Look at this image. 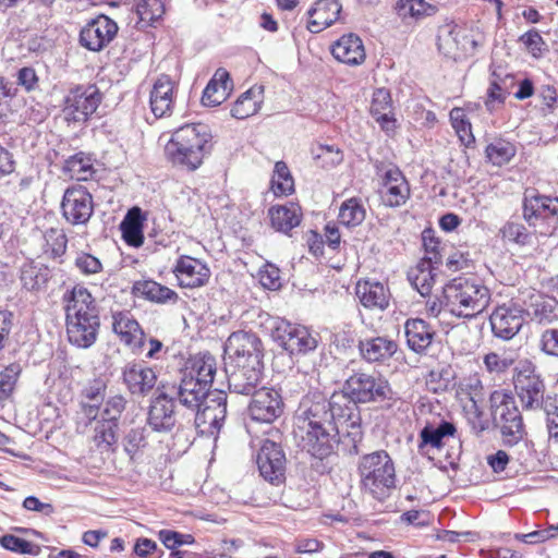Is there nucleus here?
Masks as SVG:
<instances>
[{"label": "nucleus", "instance_id": "1", "mask_svg": "<svg viewBox=\"0 0 558 558\" xmlns=\"http://www.w3.org/2000/svg\"><path fill=\"white\" fill-rule=\"evenodd\" d=\"M393 400L395 393L384 377L354 373L330 399L318 393L305 396L295 413L293 434L302 450L320 460L337 447L357 453L363 438L357 403L378 402L389 408Z\"/></svg>", "mask_w": 558, "mask_h": 558}, {"label": "nucleus", "instance_id": "2", "mask_svg": "<svg viewBox=\"0 0 558 558\" xmlns=\"http://www.w3.org/2000/svg\"><path fill=\"white\" fill-rule=\"evenodd\" d=\"M216 373V361L210 354L190 357L180 368L178 378L172 383H160V386L172 400L195 411L209 398L210 388Z\"/></svg>", "mask_w": 558, "mask_h": 558}, {"label": "nucleus", "instance_id": "3", "mask_svg": "<svg viewBox=\"0 0 558 558\" xmlns=\"http://www.w3.org/2000/svg\"><path fill=\"white\" fill-rule=\"evenodd\" d=\"M66 335L70 343L77 348L92 347L100 328L99 312L92 293L76 284L64 294Z\"/></svg>", "mask_w": 558, "mask_h": 558}, {"label": "nucleus", "instance_id": "4", "mask_svg": "<svg viewBox=\"0 0 558 558\" xmlns=\"http://www.w3.org/2000/svg\"><path fill=\"white\" fill-rule=\"evenodd\" d=\"M214 147L209 128L203 123H189L178 128L167 143V158L189 171L198 169Z\"/></svg>", "mask_w": 558, "mask_h": 558}, {"label": "nucleus", "instance_id": "5", "mask_svg": "<svg viewBox=\"0 0 558 558\" xmlns=\"http://www.w3.org/2000/svg\"><path fill=\"white\" fill-rule=\"evenodd\" d=\"M357 472L362 490L376 500H386L396 488V466L386 450H377L362 456L359 460Z\"/></svg>", "mask_w": 558, "mask_h": 558}, {"label": "nucleus", "instance_id": "6", "mask_svg": "<svg viewBox=\"0 0 558 558\" xmlns=\"http://www.w3.org/2000/svg\"><path fill=\"white\" fill-rule=\"evenodd\" d=\"M513 384L524 411H543L547 416L558 411L557 396H545V381L531 362H520L515 368Z\"/></svg>", "mask_w": 558, "mask_h": 558}, {"label": "nucleus", "instance_id": "7", "mask_svg": "<svg viewBox=\"0 0 558 558\" xmlns=\"http://www.w3.org/2000/svg\"><path fill=\"white\" fill-rule=\"evenodd\" d=\"M446 304L457 317L473 318L489 304V290L473 278L458 277L444 288Z\"/></svg>", "mask_w": 558, "mask_h": 558}, {"label": "nucleus", "instance_id": "8", "mask_svg": "<svg viewBox=\"0 0 558 558\" xmlns=\"http://www.w3.org/2000/svg\"><path fill=\"white\" fill-rule=\"evenodd\" d=\"M492 421L508 446H514L525 435L523 417L511 391L494 390L489 396Z\"/></svg>", "mask_w": 558, "mask_h": 558}, {"label": "nucleus", "instance_id": "9", "mask_svg": "<svg viewBox=\"0 0 558 558\" xmlns=\"http://www.w3.org/2000/svg\"><path fill=\"white\" fill-rule=\"evenodd\" d=\"M523 218L542 235L551 234L558 229V197L527 190L523 199Z\"/></svg>", "mask_w": 558, "mask_h": 558}, {"label": "nucleus", "instance_id": "10", "mask_svg": "<svg viewBox=\"0 0 558 558\" xmlns=\"http://www.w3.org/2000/svg\"><path fill=\"white\" fill-rule=\"evenodd\" d=\"M225 352L229 360L227 366L264 364L262 341L251 332H232L226 342Z\"/></svg>", "mask_w": 558, "mask_h": 558}, {"label": "nucleus", "instance_id": "11", "mask_svg": "<svg viewBox=\"0 0 558 558\" xmlns=\"http://www.w3.org/2000/svg\"><path fill=\"white\" fill-rule=\"evenodd\" d=\"M272 336L287 351L294 355H305L313 352L318 340L306 327L280 320L276 324Z\"/></svg>", "mask_w": 558, "mask_h": 558}, {"label": "nucleus", "instance_id": "12", "mask_svg": "<svg viewBox=\"0 0 558 558\" xmlns=\"http://www.w3.org/2000/svg\"><path fill=\"white\" fill-rule=\"evenodd\" d=\"M100 101L101 95L96 86H76L64 97L65 119L74 122L86 121L97 110Z\"/></svg>", "mask_w": 558, "mask_h": 558}, {"label": "nucleus", "instance_id": "13", "mask_svg": "<svg viewBox=\"0 0 558 558\" xmlns=\"http://www.w3.org/2000/svg\"><path fill=\"white\" fill-rule=\"evenodd\" d=\"M61 209L70 225H86L94 213L93 196L81 185L68 187L61 202Z\"/></svg>", "mask_w": 558, "mask_h": 558}, {"label": "nucleus", "instance_id": "14", "mask_svg": "<svg viewBox=\"0 0 558 558\" xmlns=\"http://www.w3.org/2000/svg\"><path fill=\"white\" fill-rule=\"evenodd\" d=\"M195 426L201 434L218 433L227 415V399L223 392L213 393L206 402L195 409Z\"/></svg>", "mask_w": 558, "mask_h": 558}, {"label": "nucleus", "instance_id": "15", "mask_svg": "<svg viewBox=\"0 0 558 558\" xmlns=\"http://www.w3.org/2000/svg\"><path fill=\"white\" fill-rule=\"evenodd\" d=\"M283 400L278 390L260 387L252 395L248 414L256 422L272 423L283 413Z\"/></svg>", "mask_w": 558, "mask_h": 558}, {"label": "nucleus", "instance_id": "16", "mask_svg": "<svg viewBox=\"0 0 558 558\" xmlns=\"http://www.w3.org/2000/svg\"><path fill=\"white\" fill-rule=\"evenodd\" d=\"M523 315L522 305L515 302L498 305L489 317L494 335L504 340L512 339L523 326Z\"/></svg>", "mask_w": 558, "mask_h": 558}, {"label": "nucleus", "instance_id": "17", "mask_svg": "<svg viewBox=\"0 0 558 558\" xmlns=\"http://www.w3.org/2000/svg\"><path fill=\"white\" fill-rule=\"evenodd\" d=\"M260 475L271 484H280L284 480L286 456L281 447L269 439L264 440L256 458Z\"/></svg>", "mask_w": 558, "mask_h": 558}, {"label": "nucleus", "instance_id": "18", "mask_svg": "<svg viewBox=\"0 0 558 558\" xmlns=\"http://www.w3.org/2000/svg\"><path fill=\"white\" fill-rule=\"evenodd\" d=\"M117 23L106 15L89 21L80 33V41L90 51H100L113 40L118 33Z\"/></svg>", "mask_w": 558, "mask_h": 558}, {"label": "nucleus", "instance_id": "19", "mask_svg": "<svg viewBox=\"0 0 558 558\" xmlns=\"http://www.w3.org/2000/svg\"><path fill=\"white\" fill-rule=\"evenodd\" d=\"M157 392L149 405L147 424L156 433H170L177 423L174 401L160 385Z\"/></svg>", "mask_w": 558, "mask_h": 558}, {"label": "nucleus", "instance_id": "20", "mask_svg": "<svg viewBox=\"0 0 558 558\" xmlns=\"http://www.w3.org/2000/svg\"><path fill=\"white\" fill-rule=\"evenodd\" d=\"M521 295L523 313L532 322L546 325L558 320V302L554 298L535 290H527Z\"/></svg>", "mask_w": 558, "mask_h": 558}, {"label": "nucleus", "instance_id": "21", "mask_svg": "<svg viewBox=\"0 0 558 558\" xmlns=\"http://www.w3.org/2000/svg\"><path fill=\"white\" fill-rule=\"evenodd\" d=\"M264 364L227 366L228 386L232 393L252 396L260 388Z\"/></svg>", "mask_w": 558, "mask_h": 558}, {"label": "nucleus", "instance_id": "22", "mask_svg": "<svg viewBox=\"0 0 558 558\" xmlns=\"http://www.w3.org/2000/svg\"><path fill=\"white\" fill-rule=\"evenodd\" d=\"M122 379L132 395L146 396L156 386L157 375L142 362H130L122 369Z\"/></svg>", "mask_w": 558, "mask_h": 558}, {"label": "nucleus", "instance_id": "23", "mask_svg": "<svg viewBox=\"0 0 558 558\" xmlns=\"http://www.w3.org/2000/svg\"><path fill=\"white\" fill-rule=\"evenodd\" d=\"M174 274L183 288H199L210 278V269L199 259L181 256L174 266Z\"/></svg>", "mask_w": 558, "mask_h": 558}, {"label": "nucleus", "instance_id": "24", "mask_svg": "<svg viewBox=\"0 0 558 558\" xmlns=\"http://www.w3.org/2000/svg\"><path fill=\"white\" fill-rule=\"evenodd\" d=\"M177 93V84L168 75L159 76L150 90V109L156 118L172 113Z\"/></svg>", "mask_w": 558, "mask_h": 558}, {"label": "nucleus", "instance_id": "25", "mask_svg": "<svg viewBox=\"0 0 558 558\" xmlns=\"http://www.w3.org/2000/svg\"><path fill=\"white\" fill-rule=\"evenodd\" d=\"M83 412L90 423L94 422L93 441L98 448L109 450L117 444V430L119 424L111 420L99 417V407L97 404H83Z\"/></svg>", "mask_w": 558, "mask_h": 558}, {"label": "nucleus", "instance_id": "26", "mask_svg": "<svg viewBox=\"0 0 558 558\" xmlns=\"http://www.w3.org/2000/svg\"><path fill=\"white\" fill-rule=\"evenodd\" d=\"M341 4L338 0H317L308 10L307 29L311 33H319L338 21Z\"/></svg>", "mask_w": 558, "mask_h": 558}, {"label": "nucleus", "instance_id": "27", "mask_svg": "<svg viewBox=\"0 0 558 558\" xmlns=\"http://www.w3.org/2000/svg\"><path fill=\"white\" fill-rule=\"evenodd\" d=\"M408 347L416 352L424 353L433 343L435 329L424 319L409 318L404 324Z\"/></svg>", "mask_w": 558, "mask_h": 558}, {"label": "nucleus", "instance_id": "28", "mask_svg": "<svg viewBox=\"0 0 558 558\" xmlns=\"http://www.w3.org/2000/svg\"><path fill=\"white\" fill-rule=\"evenodd\" d=\"M397 350V342L385 336L366 338L359 341L360 354L368 363L385 362L392 357Z\"/></svg>", "mask_w": 558, "mask_h": 558}, {"label": "nucleus", "instance_id": "29", "mask_svg": "<svg viewBox=\"0 0 558 558\" xmlns=\"http://www.w3.org/2000/svg\"><path fill=\"white\" fill-rule=\"evenodd\" d=\"M332 56L342 63L361 64L365 60V50L361 38L349 34L339 38L331 49Z\"/></svg>", "mask_w": 558, "mask_h": 558}, {"label": "nucleus", "instance_id": "30", "mask_svg": "<svg viewBox=\"0 0 558 558\" xmlns=\"http://www.w3.org/2000/svg\"><path fill=\"white\" fill-rule=\"evenodd\" d=\"M371 114L386 133L393 132L396 119L392 113V101L390 93L385 88H378L373 94Z\"/></svg>", "mask_w": 558, "mask_h": 558}, {"label": "nucleus", "instance_id": "31", "mask_svg": "<svg viewBox=\"0 0 558 558\" xmlns=\"http://www.w3.org/2000/svg\"><path fill=\"white\" fill-rule=\"evenodd\" d=\"M232 88L230 74L227 70L219 68L216 70L213 78L205 87L202 96V102L207 107H216L222 104Z\"/></svg>", "mask_w": 558, "mask_h": 558}, {"label": "nucleus", "instance_id": "32", "mask_svg": "<svg viewBox=\"0 0 558 558\" xmlns=\"http://www.w3.org/2000/svg\"><path fill=\"white\" fill-rule=\"evenodd\" d=\"M112 330L126 345L136 347L143 338V330L130 312L112 314Z\"/></svg>", "mask_w": 558, "mask_h": 558}, {"label": "nucleus", "instance_id": "33", "mask_svg": "<svg viewBox=\"0 0 558 558\" xmlns=\"http://www.w3.org/2000/svg\"><path fill=\"white\" fill-rule=\"evenodd\" d=\"M356 296L366 308L385 310L389 303L388 289L378 281H360L356 284Z\"/></svg>", "mask_w": 558, "mask_h": 558}, {"label": "nucleus", "instance_id": "34", "mask_svg": "<svg viewBox=\"0 0 558 558\" xmlns=\"http://www.w3.org/2000/svg\"><path fill=\"white\" fill-rule=\"evenodd\" d=\"M132 293L138 298L159 304L167 302L175 303L178 300L177 292L154 280L135 281L132 287Z\"/></svg>", "mask_w": 558, "mask_h": 558}, {"label": "nucleus", "instance_id": "35", "mask_svg": "<svg viewBox=\"0 0 558 558\" xmlns=\"http://www.w3.org/2000/svg\"><path fill=\"white\" fill-rule=\"evenodd\" d=\"M50 278V270L43 264L27 262L21 266L20 280L24 289L31 292L46 288Z\"/></svg>", "mask_w": 558, "mask_h": 558}, {"label": "nucleus", "instance_id": "36", "mask_svg": "<svg viewBox=\"0 0 558 558\" xmlns=\"http://www.w3.org/2000/svg\"><path fill=\"white\" fill-rule=\"evenodd\" d=\"M264 86L254 85L244 92L235 101L231 109V116L243 120L255 114L263 102Z\"/></svg>", "mask_w": 558, "mask_h": 558}, {"label": "nucleus", "instance_id": "37", "mask_svg": "<svg viewBox=\"0 0 558 558\" xmlns=\"http://www.w3.org/2000/svg\"><path fill=\"white\" fill-rule=\"evenodd\" d=\"M437 265L420 260L417 265L408 272V280L411 286L422 295L428 296L435 283V270Z\"/></svg>", "mask_w": 558, "mask_h": 558}, {"label": "nucleus", "instance_id": "38", "mask_svg": "<svg viewBox=\"0 0 558 558\" xmlns=\"http://www.w3.org/2000/svg\"><path fill=\"white\" fill-rule=\"evenodd\" d=\"M271 226L280 232L288 233L301 222L300 207L290 204V206H274L268 211Z\"/></svg>", "mask_w": 558, "mask_h": 558}, {"label": "nucleus", "instance_id": "39", "mask_svg": "<svg viewBox=\"0 0 558 558\" xmlns=\"http://www.w3.org/2000/svg\"><path fill=\"white\" fill-rule=\"evenodd\" d=\"M62 170L66 175L76 181H87L95 173L92 157L83 151L65 159Z\"/></svg>", "mask_w": 558, "mask_h": 558}, {"label": "nucleus", "instance_id": "40", "mask_svg": "<svg viewBox=\"0 0 558 558\" xmlns=\"http://www.w3.org/2000/svg\"><path fill=\"white\" fill-rule=\"evenodd\" d=\"M121 231L124 241L134 247H138L143 244V218L141 209L133 207L130 209L121 222Z\"/></svg>", "mask_w": 558, "mask_h": 558}, {"label": "nucleus", "instance_id": "41", "mask_svg": "<svg viewBox=\"0 0 558 558\" xmlns=\"http://www.w3.org/2000/svg\"><path fill=\"white\" fill-rule=\"evenodd\" d=\"M461 28L454 23H446L438 28L437 45L438 49L446 56L454 54L458 50H464L461 43Z\"/></svg>", "mask_w": 558, "mask_h": 558}, {"label": "nucleus", "instance_id": "42", "mask_svg": "<svg viewBox=\"0 0 558 558\" xmlns=\"http://www.w3.org/2000/svg\"><path fill=\"white\" fill-rule=\"evenodd\" d=\"M456 427L452 423L441 420L438 424H427L420 433L421 446L429 445L434 448L442 446V439L453 436Z\"/></svg>", "mask_w": 558, "mask_h": 558}, {"label": "nucleus", "instance_id": "43", "mask_svg": "<svg viewBox=\"0 0 558 558\" xmlns=\"http://www.w3.org/2000/svg\"><path fill=\"white\" fill-rule=\"evenodd\" d=\"M515 146L502 138H496L487 145L486 158L494 166H504L508 163L515 155Z\"/></svg>", "mask_w": 558, "mask_h": 558}, {"label": "nucleus", "instance_id": "44", "mask_svg": "<svg viewBox=\"0 0 558 558\" xmlns=\"http://www.w3.org/2000/svg\"><path fill=\"white\" fill-rule=\"evenodd\" d=\"M44 239L43 252L45 256L59 259L65 254L68 239L62 230L51 228L45 232Z\"/></svg>", "mask_w": 558, "mask_h": 558}, {"label": "nucleus", "instance_id": "45", "mask_svg": "<svg viewBox=\"0 0 558 558\" xmlns=\"http://www.w3.org/2000/svg\"><path fill=\"white\" fill-rule=\"evenodd\" d=\"M365 208L361 202L352 197L342 203L339 210V221L345 227L360 226L365 219Z\"/></svg>", "mask_w": 558, "mask_h": 558}, {"label": "nucleus", "instance_id": "46", "mask_svg": "<svg viewBox=\"0 0 558 558\" xmlns=\"http://www.w3.org/2000/svg\"><path fill=\"white\" fill-rule=\"evenodd\" d=\"M396 9L398 15L403 20L408 17L421 19L436 12V5L424 0H399Z\"/></svg>", "mask_w": 558, "mask_h": 558}, {"label": "nucleus", "instance_id": "47", "mask_svg": "<svg viewBox=\"0 0 558 558\" xmlns=\"http://www.w3.org/2000/svg\"><path fill=\"white\" fill-rule=\"evenodd\" d=\"M21 373L22 366L20 363H11L0 372V402L12 396Z\"/></svg>", "mask_w": 558, "mask_h": 558}, {"label": "nucleus", "instance_id": "48", "mask_svg": "<svg viewBox=\"0 0 558 558\" xmlns=\"http://www.w3.org/2000/svg\"><path fill=\"white\" fill-rule=\"evenodd\" d=\"M271 189L276 195H288L293 192V179L283 161H277L275 165Z\"/></svg>", "mask_w": 558, "mask_h": 558}, {"label": "nucleus", "instance_id": "49", "mask_svg": "<svg viewBox=\"0 0 558 558\" xmlns=\"http://www.w3.org/2000/svg\"><path fill=\"white\" fill-rule=\"evenodd\" d=\"M450 121L452 128L456 130L460 141L465 146H470L475 142L471 131V123L465 119L464 110L461 108H453L450 113Z\"/></svg>", "mask_w": 558, "mask_h": 558}, {"label": "nucleus", "instance_id": "50", "mask_svg": "<svg viewBox=\"0 0 558 558\" xmlns=\"http://www.w3.org/2000/svg\"><path fill=\"white\" fill-rule=\"evenodd\" d=\"M147 446V437L144 427L130 429L123 438V448L131 460Z\"/></svg>", "mask_w": 558, "mask_h": 558}, {"label": "nucleus", "instance_id": "51", "mask_svg": "<svg viewBox=\"0 0 558 558\" xmlns=\"http://www.w3.org/2000/svg\"><path fill=\"white\" fill-rule=\"evenodd\" d=\"M483 385L478 377H469L459 385L458 396H460L461 401L468 400V404H478L483 401L484 392Z\"/></svg>", "mask_w": 558, "mask_h": 558}, {"label": "nucleus", "instance_id": "52", "mask_svg": "<svg viewBox=\"0 0 558 558\" xmlns=\"http://www.w3.org/2000/svg\"><path fill=\"white\" fill-rule=\"evenodd\" d=\"M136 13L142 22L150 25L163 15L165 5L161 0H141Z\"/></svg>", "mask_w": 558, "mask_h": 558}, {"label": "nucleus", "instance_id": "53", "mask_svg": "<svg viewBox=\"0 0 558 558\" xmlns=\"http://www.w3.org/2000/svg\"><path fill=\"white\" fill-rule=\"evenodd\" d=\"M0 545L7 550L22 555H38L40 548L38 545L33 544L28 541L14 536L12 534H5L0 537Z\"/></svg>", "mask_w": 558, "mask_h": 558}, {"label": "nucleus", "instance_id": "54", "mask_svg": "<svg viewBox=\"0 0 558 558\" xmlns=\"http://www.w3.org/2000/svg\"><path fill=\"white\" fill-rule=\"evenodd\" d=\"M500 233L504 240L513 242L520 246L530 244L532 240L531 233L522 223L519 222H506L500 229Z\"/></svg>", "mask_w": 558, "mask_h": 558}, {"label": "nucleus", "instance_id": "55", "mask_svg": "<svg viewBox=\"0 0 558 558\" xmlns=\"http://www.w3.org/2000/svg\"><path fill=\"white\" fill-rule=\"evenodd\" d=\"M423 246L425 250V256L421 259L423 262H429L430 264L439 266L442 260L439 240L435 236L433 230H424L422 233Z\"/></svg>", "mask_w": 558, "mask_h": 558}, {"label": "nucleus", "instance_id": "56", "mask_svg": "<svg viewBox=\"0 0 558 558\" xmlns=\"http://www.w3.org/2000/svg\"><path fill=\"white\" fill-rule=\"evenodd\" d=\"M313 157L320 161V166L324 168H331L339 165L342 159V153L329 145H319L313 149Z\"/></svg>", "mask_w": 558, "mask_h": 558}, {"label": "nucleus", "instance_id": "57", "mask_svg": "<svg viewBox=\"0 0 558 558\" xmlns=\"http://www.w3.org/2000/svg\"><path fill=\"white\" fill-rule=\"evenodd\" d=\"M126 400L122 395H114L108 398L104 409L100 412V417L111 420L119 424V420L125 410Z\"/></svg>", "mask_w": 558, "mask_h": 558}, {"label": "nucleus", "instance_id": "58", "mask_svg": "<svg viewBox=\"0 0 558 558\" xmlns=\"http://www.w3.org/2000/svg\"><path fill=\"white\" fill-rule=\"evenodd\" d=\"M380 193L383 202L386 206L399 207L405 204V202L410 197V186H389V189L381 190Z\"/></svg>", "mask_w": 558, "mask_h": 558}, {"label": "nucleus", "instance_id": "59", "mask_svg": "<svg viewBox=\"0 0 558 558\" xmlns=\"http://www.w3.org/2000/svg\"><path fill=\"white\" fill-rule=\"evenodd\" d=\"M74 265L84 276L96 275L102 270V264L99 258L85 252L77 253Z\"/></svg>", "mask_w": 558, "mask_h": 558}, {"label": "nucleus", "instance_id": "60", "mask_svg": "<svg viewBox=\"0 0 558 558\" xmlns=\"http://www.w3.org/2000/svg\"><path fill=\"white\" fill-rule=\"evenodd\" d=\"M463 408L466 413V418L469 424L471 425L472 430L477 435L484 432L487 428L488 424L487 421L484 418V413L482 411L480 403L464 404Z\"/></svg>", "mask_w": 558, "mask_h": 558}, {"label": "nucleus", "instance_id": "61", "mask_svg": "<svg viewBox=\"0 0 558 558\" xmlns=\"http://www.w3.org/2000/svg\"><path fill=\"white\" fill-rule=\"evenodd\" d=\"M538 347L541 351L558 359V328H548L539 337Z\"/></svg>", "mask_w": 558, "mask_h": 558}, {"label": "nucleus", "instance_id": "62", "mask_svg": "<svg viewBox=\"0 0 558 558\" xmlns=\"http://www.w3.org/2000/svg\"><path fill=\"white\" fill-rule=\"evenodd\" d=\"M159 539L169 549H174L180 545L194 543V537L191 534H181L169 530H161L159 532Z\"/></svg>", "mask_w": 558, "mask_h": 558}, {"label": "nucleus", "instance_id": "63", "mask_svg": "<svg viewBox=\"0 0 558 558\" xmlns=\"http://www.w3.org/2000/svg\"><path fill=\"white\" fill-rule=\"evenodd\" d=\"M558 535V527L554 525L544 530L533 531L526 534H515V538L526 544H539Z\"/></svg>", "mask_w": 558, "mask_h": 558}, {"label": "nucleus", "instance_id": "64", "mask_svg": "<svg viewBox=\"0 0 558 558\" xmlns=\"http://www.w3.org/2000/svg\"><path fill=\"white\" fill-rule=\"evenodd\" d=\"M107 390V381L104 378L90 380L83 389V396L95 402L104 400Z\"/></svg>", "mask_w": 558, "mask_h": 558}]
</instances>
